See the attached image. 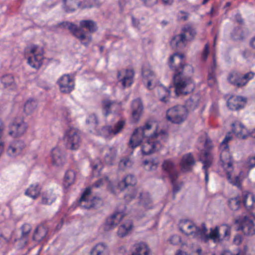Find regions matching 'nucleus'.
<instances>
[{
  "mask_svg": "<svg viewBox=\"0 0 255 255\" xmlns=\"http://www.w3.org/2000/svg\"><path fill=\"white\" fill-rule=\"evenodd\" d=\"M26 129V124L22 119L18 118L10 125L8 134L13 137H18L23 135Z\"/></svg>",
  "mask_w": 255,
  "mask_h": 255,
  "instance_id": "9d476101",
  "label": "nucleus"
},
{
  "mask_svg": "<svg viewBox=\"0 0 255 255\" xmlns=\"http://www.w3.org/2000/svg\"><path fill=\"white\" fill-rule=\"evenodd\" d=\"M86 123L88 124L94 123L95 125H97L98 124V121L96 115L93 114L89 116L88 119L86 120Z\"/></svg>",
  "mask_w": 255,
  "mask_h": 255,
  "instance_id": "338daca9",
  "label": "nucleus"
},
{
  "mask_svg": "<svg viewBox=\"0 0 255 255\" xmlns=\"http://www.w3.org/2000/svg\"><path fill=\"white\" fill-rule=\"evenodd\" d=\"M12 143L20 152L25 147V144L22 140H18Z\"/></svg>",
  "mask_w": 255,
  "mask_h": 255,
  "instance_id": "bf43d9fd",
  "label": "nucleus"
},
{
  "mask_svg": "<svg viewBox=\"0 0 255 255\" xmlns=\"http://www.w3.org/2000/svg\"><path fill=\"white\" fill-rule=\"evenodd\" d=\"M139 203L145 208H151L152 200L149 194L147 192L140 193Z\"/></svg>",
  "mask_w": 255,
  "mask_h": 255,
  "instance_id": "c756f323",
  "label": "nucleus"
},
{
  "mask_svg": "<svg viewBox=\"0 0 255 255\" xmlns=\"http://www.w3.org/2000/svg\"><path fill=\"white\" fill-rule=\"evenodd\" d=\"M178 178H175V179H170L171 180V184L173 186V199H175V194H176L177 193H178L180 189H181V186L179 185V184H177L176 182L177 179Z\"/></svg>",
  "mask_w": 255,
  "mask_h": 255,
  "instance_id": "6e6d98bb",
  "label": "nucleus"
},
{
  "mask_svg": "<svg viewBox=\"0 0 255 255\" xmlns=\"http://www.w3.org/2000/svg\"><path fill=\"white\" fill-rule=\"evenodd\" d=\"M98 26L95 21L88 19L82 20L79 22V26H77V32L75 37L85 47H88L92 41L90 33L98 30Z\"/></svg>",
  "mask_w": 255,
  "mask_h": 255,
  "instance_id": "f03ea898",
  "label": "nucleus"
},
{
  "mask_svg": "<svg viewBox=\"0 0 255 255\" xmlns=\"http://www.w3.org/2000/svg\"><path fill=\"white\" fill-rule=\"evenodd\" d=\"M59 25L63 28L67 27L74 37L77 35L76 34L77 32V25L69 21L60 22L59 23Z\"/></svg>",
  "mask_w": 255,
  "mask_h": 255,
  "instance_id": "4c0bfd02",
  "label": "nucleus"
},
{
  "mask_svg": "<svg viewBox=\"0 0 255 255\" xmlns=\"http://www.w3.org/2000/svg\"><path fill=\"white\" fill-rule=\"evenodd\" d=\"M174 71L173 81L176 95H187L189 93L188 87L193 83L191 76L194 72L193 67L180 62L179 66L175 67Z\"/></svg>",
  "mask_w": 255,
  "mask_h": 255,
  "instance_id": "f257e3e1",
  "label": "nucleus"
},
{
  "mask_svg": "<svg viewBox=\"0 0 255 255\" xmlns=\"http://www.w3.org/2000/svg\"><path fill=\"white\" fill-rule=\"evenodd\" d=\"M62 114L63 117L68 122H70L71 121V119L70 118V112L69 110L66 108H63L62 109Z\"/></svg>",
  "mask_w": 255,
  "mask_h": 255,
  "instance_id": "e2e57ef3",
  "label": "nucleus"
},
{
  "mask_svg": "<svg viewBox=\"0 0 255 255\" xmlns=\"http://www.w3.org/2000/svg\"><path fill=\"white\" fill-rule=\"evenodd\" d=\"M7 154L11 157H15L17 155L20 154V151L12 143L8 147L7 150Z\"/></svg>",
  "mask_w": 255,
  "mask_h": 255,
  "instance_id": "8fccbe9b",
  "label": "nucleus"
},
{
  "mask_svg": "<svg viewBox=\"0 0 255 255\" xmlns=\"http://www.w3.org/2000/svg\"><path fill=\"white\" fill-rule=\"evenodd\" d=\"M40 191L41 188L38 184H32L25 191V194L35 200L39 196Z\"/></svg>",
  "mask_w": 255,
  "mask_h": 255,
  "instance_id": "7c9ffc66",
  "label": "nucleus"
},
{
  "mask_svg": "<svg viewBox=\"0 0 255 255\" xmlns=\"http://www.w3.org/2000/svg\"><path fill=\"white\" fill-rule=\"evenodd\" d=\"M248 164L250 169L255 167V156L249 158Z\"/></svg>",
  "mask_w": 255,
  "mask_h": 255,
  "instance_id": "774afa93",
  "label": "nucleus"
},
{
  "mask_svg": "<svg viewBox=\"0 0 255 255\" xmlns=\"http://www.w3.org/2000/svg\"><path fill=\"white\" fill-rule=\"evenodd\" d=\"M187 115V109L185 106L177 105L167 111L166 117L172 123L179 124L186 120Z\"/></svg>",
  "mask_w": 255,
  "mask_h": 255,
  "instance_id": "39448f33",
  "label": "nucleus"
},
{
  "mask_svg": "<svg viewBox=\"0 0 255 255\" xmlns=\"http://www.w3.org/2000/svg\"><path fill=\"white\" fill-rule=\"evenodd\" d=\"M1 81L4 87L6 88L14 84L13 76L10 74L4 75L1 77Z\"/></svg>",
  "mask_w": 255,
  "mask_h": 255,
  "instance_id": "de8ad7c7",
  "label": "nucleus"
},
{
  "mask_svg": "<svg viewBox=\"0 0 255 255\" xmlns=\"http://www.w3.org/2000/svg\"><path fill=\"white\" fill-rule=\"evenodd\" d=\"M120 166L121 167H126L130 165V161L128 158H124L120 161Z\"/></svg>",
  "mask_w": 255,
  "mask_h": 255,
  "instance_id": "69168bd1",
  "label": "nucleus"
},
{
  "mask_svg": "<svg viewBox=\"0 0 255 255\" xmlns=\"http://www.w3.org/2000/svg\"><path fill=\"white\" fill-rule=\"evenodd\" d=\"M92 209H97L103 205V201L99 197H94L90 200Z\"/></svg>",
  "mask_w": 255,
  "mask_h": 255,
  "instance_id": "09e8293b",
  "label": "nucleus"
},
{
  "mask_svg": "<svg viewBox=\"0 0 255 255\" xmlns=\"http://www.w3.org/2000/svg\"><path fill=\"white\" fill-rule=\"evenodd\" d=\"M144 168L147 171L154 170L158 164L157 159L145 160L143 162Z\"/></svg>",
  "mask_w": 255,
  "mask_h": 255,
  "instance_id": "58836bf2",
  "label": "nucleus"
},
{
  "mask_svg": "<svg viewBox=\"0 0 255 255\" xmlns=\"http://www.w3.org/2000/svg\"><path fill=\"white\" fill-rule=\"evenodd\" d=\"M155 132L157 133V137H159L163 142H166L168 141L169 135L167 130L161 129L159 132Z\"/></svg>",
  "mask_w": 255,
  "mask_h": 255,
  "instance_id": "864d4df0",
  "label": "nucleus"
},
{
  "mask_svg": "<svg viewBox=\"0 0 255 255\" xmlns=\"http://www.w3.org/2000/svg\"><path fill=\"white\" fill-rule=\"evenodd\" d=\"M170 241L171 244L177 245L181 242V238L179 236L174 235L171 237Z\"/></svg>",
  "mask_w": 255,
  "mask_h": 255,
  "instance_id": "680f3d73",
  "label": "nucleus"
},
{
  "mask_svg": "<svg viewBox=\"0 0 255 255\" xmlns=\"http://www.w3.org/2000/svg\"><path fill=\"white\" fill-rule=\"evenodd\" d=\"M132 119L134 123L138 122L142 115L143 107L140 99H136L133 101L131 104Z\"/></svg>",
  "mask_w": 255,
  "mask_h": 255,
  "instance_id": "6ab92c4d",
  "label": "nucleus"
},
{
  "mask_svg": "<svg viewBox=\"0 0 255 255\" xmlns=\"http://www.w3.org/2000/svg\"><path fill=\"white\" fill-rule=\"evenodd\" d=\"M61 92L69 94L74 88V82L73 79L71 78L69 75H63L57 82Z\"/></svg>",
  "mask_w": 255,
  "mask_h": 255,
  "instance_id": "f8f14e48",
  "label": "nucleus"
},
{
  "mask_svg": "<svg viewBox=\"0 0 255 255\" xmlns=\"http://www.w3.org/2000/svg\"><path fill=\"white\" fill-rule=\"evenodd\" d=\"M52 163L57 166H62L65 162V155L63 151L59 147H54L51 151Z\"/></svg>",
  "mask_w": 255,
  "mask_h": 255,
  "instance_id": "aec40b11",
  "label": "nucleus"
},
{
  "mask_svg": "<svg viewBox=\"0 0 255 255\" xmlns=\"http://www.w3.org/2000/svg\"><path fill=\"white\" fill-rule=\"evenodd\" d=\"M235 224L239 225L236 228V231H242L244 233V227L245 226L244 223V216L243 217L240 218L238 219H236L235 220Z\"/></svg>",
  "mask_w": 255,
  "mask_h": 255,
  "instance_id": "5fc2aeb1",
  "label": "nucleus"
},
{
  "mask_svg": "<svg viewBox=\"0 0 255 255\" xmlns=\"http://www.w3.org/2000/svg\"><path fill=\"white\" fill-rule=\"evenodd\" d=\"M106 247L104 244H98L94 247L90 252V255H102Z\"/></svg>",
  "mask_w": 255,
  "mask_h": 255,
  "instance_id": "37998d69",
  "label": "nucleus"
},
{
  "mask_svg": "<svg viewBox=\"0 0 255 255\" xmlns=\"http://www.w3.org/2000/svg\"><path fill=\"white\" fill-rule=\"evenodd\" d=\"M157 138V133L154 132L143 142L141 151L144 155L151 154L158 150L162 146V144L159 140H155Z\"/></svg>",
  "mask_w": 255,
  "mask_h": 255,
  "instance_id": "6e6552de",
  "label": "nucleus"
},
{
  "mask_svg": "<svg viewBox=\"0 0 255 255\" xmlns=\"http://www.w3.org/2000/svg\"><path fill=\"white\" fill-rule=\"evenodd\" d=\"M151 251L144 243H139L134 246V251L131 255H150Z\"/></svg>",
  "mask_w": 255,
  "mask_h": 255,
  "instance_id": "bb28decb",
  "label": "nucleus"
},
{
  "mask_svg": "<svg viewBox=\"0 0 255 255\" xmlns=\"http://www.w3.org/2000/svg\"><path fill=\"white\" fill-rule=\"evenodd\" d=\"M243 204L247 210L255 207V196L251 192L244 191L242 193Z\"/></svg>",
  "mask_w": 255,
  "mask_h": 255,
  "instance_id": "412c9836",
  "label": "nucleus"
},
{
  "mask_svg": "<svg viewBox=\"0 0 255 255\" xmlns=\"http://www.w3.org/2000/svg\"><path fill=\"white\" fill-rule=\"evenodd\" d=\"M247 103V99L242 96H232L227 101V106L231 110H239L245 107V104Z\"/></svg>",
  "mask_w": 255,
  "mask_h": 255,
  "instance_id": "4468645a",
  "label": "nucleus"
},
{
  "mask_svg": "<svg viewBox=\"0 0 255 255\" xmlns=\"http://www.w3.org/2000/svg\"><path fill=\"white\" fill-rule=\"evenodd\" d=\"M243 32L242 30L239 28H235L233 33L232 34V37L235 40H242L243 39Z\"/></svg>",
  "mask_w": 255,
  "mask_h": 255,
  "instance_id": "603ef678",
  "label": "nucleus"
},
{
  "mask_svg": "<svg viewBox=\"0 0 255 255\" xmlns=\"http://www.w3.org/2000/svg\"><path fill=\"white\" fill-rule=\"evenodd\" d=\"M66 146L72 150H77L80 146L81 139L80 131L76 128H70L66 133Z\"/></svg>",
  "mask_w": 255,
  "mask_h": 255,
  "instance_id": "1a4fd4ad",
  "label": "nucleus"
},
{
  "mask_svg": "<svg viewBox=\"0 0 255 255\" xmlns=\"http://www.w3.org/2000/svg\"><path fill=\"white\" fill-rule=\"evenodd\" d=\"M194 224L189 220L181 221L179 224V230L181 232L186 234L184 229L190 230L194 228Z\"/></svg>",
  "mask_w": 255,
  "mask_h": 255,
  "instance_id": "49530a36",
  "label": "nucleus"
},
{
  "mask_svg": "<svg viewBox=\"0 0 255 255\" xmlns=\"http://www.w3.org/2000/svg\"><path fill=\"white\" fill-rule=\"evenodd\" d=\"M162 167L163 171L168 174L170 179L178 178L179 173L176 169L175 164L171 160L167 159L164 161Z\"/></svg>",
  "mask_w": 255,
  "mask_h": 255,
  "instance_id": "a211bd4d",
  "label": "nucleus"
},
{
  "mask_svg": "<svg viewBox=\"0 0 255 255\" xmlns=\"http://www.w3.org/2000/svg\"><path fill=\"white\" fill-rule=\"evenodd\" d=\"M200 97L197 95H193L189 98L185 103V107L188 111H193L198 106Z\"/></svg>",
  "mask_w": 255,
  "mask_h": 255,
  "instance_id": "cd10ccee",
  "label": "nucleus"
},
{
  "mask_svg": "<svg viewBox=\"0 0 255 255\" xmlns=\"http://www.w3.org/2000/svg\"><path fill=\"white\" fill-rule=\"evenodd\" d=\"M195 230L192 231L189 233H186L187 236L192 235L194 236H200V239L203 236L205 235L207 232V228H206V224L205 223H202L201 224V228L197 226H194Z\"/></svg>",
  "mask_w": 255,
  "mask_h": 255,
  "instance_id": "f704fd0d",
  "label": "nucleus"
},
{
  "mask_svg": "<svg viewBox=\"0 0 255 255\" xmlns=\"http://www.w3.org/2000/svg\"><path fill=\"white\" fill-rule=\"evenodd\" d=\"M142 74L144 77L148 79L154 78V72L150 67H143L142 70Z\"/></svg>",
  "mask_w": 255,
  "mask_h": 255,
  "instance_id": "3c124183",
  "label": "nucleus"
},
{
  "mask_svg": "<svg viewBox=\"0 0 255 255\" xmlns=\"http://www.w3.org/2000/svg\"><path fill=\"white\" fill-rule=\"evenodd\" d=\"M245 226L244 233L246 235H255V219L253 220L251 217L244 216Z\"/></svg>",
  "mask_w": 255,
  "mask_h": 255,
  "instance_id": "4be33fe9",
  "label": "nucleus"
},
{
  "mask_svg": "<svg viewBox=\"0 0 255 255\" xmlns=\"http://www.w3.org/2000/svg\"><path fill=\"white\" fill-rule=\"evenodd\" d=\"M242 204L241 199L239 196L232 198L228 200V205L233 211H237Z\"/></svg>",
  "mask_w": 255,
  "mask_h": 255,
  "instance_id": "e433bc0d",
  "label": "nucleus"
},
{
  "mask_svg": "<svg viewBox=\"0 0 255 255\" xmlns=\"http://www.w3.org/2000/svg\"><path fill=\"white\" fill-rule=\"evenodd\" d=\"M232 136L230 135H226L222 142L221 143V146L223 148H228L229 146L228 144V142L229 141L231 140Z\"/></svg>",
  "mask_w": 255,
  "mask_h": 255,
  "instance_id": "0e129e2a",
  "label": "nucleus"
},
{
  "mask_svg": "<svg viewBox=\"0 0 255 255\" xmlns=\"http://www.w3.org/2000/svg\"><path fill=\"white\" fill-rule=\"evenodd\" d=\"M151 124L149 122H147L142 127L136 128L130 138L128 144L129 147L133 149L139 145L143 138L146 137V130L151 129Z\"/></svg>",
  "mask_w": 255,
  "mask_h": 255,
  "instance_id": "0eeeda50",
  "label": "nucleus"
},
{
  "mask_svg": "<svg viewBox=\"0 0 255 255\" xmlns=\"http://www.w3.org/2000/svg\"><path fill=\"white\" fill-rule=\"evenodd\" d=\"M189 41L187 36L184 33H181L174 36L170 41V45L172 49L174 50H180L184 48L186 45V42Z\"/></svg>",
  "mask_w": 255,
  "mask_h": 255,
  "instance_id": "dca6fc26",
  "label": "nucleus"
},
{
  "mask_svg": "<svg viewBox=\"0 0 255 255\" xmlns=\"http://www.w3.org/2000/svg\"><path fill=\"white\" fill-rule=\"evenodd\" d=\"M36 106L37 104L35 101L29 100L24 106V111L26 114H30L35 109Z\"/></svg>",
  "mask_w": 255,
  "mask_h": 255,
  "instance_id": "79ce46f5",
  "label": "nucleus"
},
{
  "mask_svg": "<svg viewBox=\"0 0 255 255\" xmlns=\"http://www.w3.org/2000/svg\"><path fill=\"white\" fill-rule=\"evenodd\" d=\"M76 177L75 172L72 170H68L65 175L64 186L67 188L72 184Z\"/></svg>",
  "mask_w": 255,
  "mask_h": 255,
  "instance_id": "c9c22d12",
  "label": "nucleus"
},
{
  "mask_svg": "<svg viewBox=\"0 0 255 255\" xmlns=\"http://www.w3.org/2000/svg\"><path fill=\"white\" fill-rule=\"evenodd\" d=\"M124 214L117 212L108 217L103 226V229L105 231L108 232L115 228L123 219Z\"/></svg>",
  "mask_w": 255,
  "mask_h": 255,
  "instance_id": "ddd939ff",
  "label": "nucleus"
},
{
  "mask_svg": "<svg viewBox=\"0 0 255 255\" xmlns=\"http://www.w3.org/2000/svg\"><path fill=\"white\" fill-rule=\"evenodd\" d=\"M136 183V178L132 175H127L119 183V186L121 191L128 189V192L125 195V199L127 202H129L135 198L137 190L134 186Z\"/></svg>",
  "mask_w": 255,
  "mask_h": 255,
  "instance_id": "20e7f679",
  "label": "nucleus"
},
{
  "mask_svg": "<svg viewBox=\"0 0 255 255\" xmlns=\"http://www.w3.org/2000/svg\"><path fill=\"white\" fill-rule=\"evenodd\" d=\"M255 75V73L251 71L244 75L236 71H233L229 74L228 80L233 85L241 88L246 86L250 80L253 79Z\"/></svg>",
  "mask_w": 255,
  "mask_h": 255,
  "instance_id": "423d86ee",
  "label": "nucleus"
},
{
  "mask_svg": "<svg viewBox=\"0 0 255 255\" xmlns=\"http://www.w3.org/2000/svg\"><path fill=\"white\" fill-rule=\"evenodd\" d=\"M160 92L162 93H164L163 95H161L160 94L159 95V100L164 103H167L168 102V97L170 94V91L169 89L165 88V87L161 85L160 86Z\"/></svg>",
  "mask_w": 255,
  "mask_h": 255,
  "instance_id": "a19ab883",
  "label": "nucleus"
},
{
  "mask_svg": "<svg viewBox=\"0 0 255 255\" xmlns=\"http://www.w3.org/2000/svg\"><path fill=\"white\" fill-rule=\"evenodd\" d=\"M203 154L205 159H204L200 157L199 158V160L203 164L202 169L204 170L205 180L206 183L207 184L209 180V173L208 169L211 166L212 162L211 159L208 157L209 153L208 151H205Z\"/></svg>",
  "mask_w": 255,
  "mask_h": 255,
  "instance_id": "b1692460",
  "label": "nucleus"
},
{
  "mask_svg": "<svg viewBox=\"0 0 255 255\" xmlns=\"http://www.w3.org/2000/svg\"><path fill=\"white\" fill-rule=\"evenodd\" d=\"M133 227L131 221L129 220L125 224L122 225L119 228L117 234L121 238H123L128 235V232Z\"/></svg>",
  "mask_w": 255,
  "mask_h": 255,
  "instance_id": "473e14b6",
  "label": "nucleus"
},
{
  "mask_svg": "<svg viewBox=\"0 0 255 255\" xmlns=\"http://www.w3.org/2000/svg\"><path fill=\"white\" fill-rule=\"evenodd\" d=\"M91 194V188L89 187L86 188L83 192L79 199V206L84 209H92L90 200L88 199V196Z\"/></svg>",
  "mask_w": 255,
  "mask_h": 255,
  "instance_id": "5701e85b",
  "label": "nucleus"
},
{
  "mask_svg": "<svg viewBox=\"0 0 255 255\" xmlns=\"http://www.w3.org/2000/svg\"><path fill=\"white\" fill-rule=\"evenodd\" d=\"M91 166L92 168L93 174L94 176H98L100 174V170L103 168V165L100 161L97 160L95 162H92Z\"/></svg>",
  "mask_w": 255,
  "mask_h": 255,
  "instance_id": "a18cd8bd",
  "label": "nucleus"
},
{
  "mask_svg": "<svg viewBox=\"0 0 255 255\" xmlns=\"http://www.w3.org/2000/svg\"><path fill=\"white\" fill-rule=\"evenodd\" d=\"M196 164V160L191 153L183 155L180 163L181 171L183 173L191 172Z\"/></svg>",
  "mask_w": 255,
  "mask_h": 255,
  "instance_id": "9b49d317",
  "label": "nucleus"
},
{
  "mask_svg": "<svg viewBox=\"0 0 255 255\" xmlns=\"http://www.w3.org/2000/svg\"><path fill=\"white\" fill-rule=\"evenodd\" d=\"M224 227V233L222 238L220 234V227L216 226L214 228L210 229V232L209 234H206L201 237V241L207 243L209 240H212L214 243H221L223 241H229L230 239L231 228L227 224H223Z\"/></svg>",
  "mask_w": 255,
  "mask_h": 255,
  "instance_id": "7ed1b4c3",
  "label": "nucleus"
},
{
  "mask_svg": "<svg viewBox=\"0 0 255 255\" xmlns=\"http://www.w3.org/2000/svg\"><path fill=\"white\" fill-rule=\"evenodd\" d=\"M114 101H111L110 100H105L102 102V106L104 111H105L104 115L106 117L109 115L111 113V106L115 104Z\"/></svg>",
  "mask_w": 255,
  "mask_h": 255,
  "instance_id": "c03bdc74",
  "label": "nucleus"
},
{
  "mask_svg": "<svg viewBox=\"0 0 255 255\" xmlns=\"http://www.w3.org/2000/svg\"><path fill=\"white\" fill-rule=\"evenodd\" d=\"M105 149L107 150L104 156L105 162L109 165H112L116 157L117 150L115 148L109 146L105 147Z\"/></svg>",
  "mask_w": 255,
  "mask_h": 255,
  "instance_id": "a878e982",
  "label": "nucleus"
},
{
  "mask_svg": "<svg viewBox=\"0 0 255 255\" xmlns=\"http://www.w3.org/2000/svg\"><path fill=\"white\" fill-rule=\"evenodd\" d=\"M181 32L184 33L186 36H187V34H189V36H187L189 41L193 40L197 34L196 29L189 24H186L181 29Z\"/></svg>",
  "mask_w": 255,
  "mask_h": 255,
  "instance_id": "2f4dec72",
  "label": "nucleus"
},
{
  "mask_svg": "<svg viewBox=\"0 0 255 255\" xmlns=\"http://www.w3.org/2000/svg\"><path fill=\"white\" fill-rule=\"evenodd\" d=\"M126 124V120L121 118L115 124L114 127L111 126L104 127L102 130L103 133H108L109 134L116 135L122 132Z\"/></svg>",
  "mask_w": 255,
  "mask_h": 255,
  "instance_id": "2eb2a0df",
  "label": "nucleus"
},
{
  "mask_svg": "<svg viewBox=\"0 0 255 255\" xmlns=\"http://www.w3.org/2000/svg\"><path fill=\"white\" fill-rule=\"evenodd\" d=\"M134 75V73L133 70L127 69L126 70V75L120 80L122 82V85L124 88L130 86L131 85Z\"/></svg>",
  "mask_w": 255,
  "mask_h": 255,
  "instance_id": "72a5a7b5",
  "label": "nucleus"
},
{
  "mask_svg": "<svg viewBox=\"0 0 255 255\" xmlns=\"http://www.w3.org/2000/svg\"><path fill=\"white\" fill-rule=\"evenodd\" d=\"M220 159L223 166L227 165L228 168L232 166L233 157L228 148H223L220 154Z\"/></svg>",
  "mask_w": 255,
  "mask_h": 255,
  "instance_id": "393cba45",
  "label": "nucleus"
},
{
  "mask_svg": "<svg viewBox=\"0 0 255 255\" xmlns=\"http://www.w3.org/2000/svg\"><path fill=\"white\" fill-rule=\"evenodd\" d=\"M227 178L229 182L233 185L237 186H239L240 185V178L239 176H236L234 178H232L231 175L229 173H228Z\"/></svg>",
  "mask_w": 255,
  "mask_h": 255,
  "instance_id": "13d9d810",
  "label": "nucleus"
},
{
  "mask_svg": "<svg viewBox=\"0 0 255 255\" xmlns=\"http://www.w3.org/2000/svg\"><path fill=\"white\" fill-rule=\"evenodd\" d=\"M43 56L42 54H36L28 58V63L33 68L39 69L42 64Z\"/></svg>",
  "mask_w": 255,
  "mask_h": 255,
  "instance_id": "c85d7f7f",
  "label": "nucleus"
},
{
  "mask_svg": "<svg viewBox=\"0 0 255 255\" xmlns=\"http://www.w3.org/2000/svg\"><path fill=\"white\" fill-rule=\"evenodd\" d=\"M31 230V226L28 224H25L21 227L22 238H26Z\"/></svg>",
  "mask_w": 255,
  "mask_h": 255,
  "instance_id": "4d7b16f0",
  "label": "nucleus"
},
{
  "mask_svg": "<svg viewBox=\"0 0 255 255\" xmlns=\"http://www.w3.org/2000/svg\"><path fill=\"white\" fill-rule=\"evenodd\" d=\"M48 228L46 225L41 224L38 226L34 231L33 240L38 242H47L48 239Z\"/></svg>",
  "mask_w": 255,
  "mask_h": 255,
  "instance_id": "f3484780",
  "label": "nucleus"
},
{
  "mask_svg": "<svg viewBox=\"0 0 255 255\" xmlns=\"http://www.w3.org/2000/svg\"><path fill=\"white\" fill-rule=\"evenodd\" d=\"M41 196V203L43 204H51L55 199V197L54 195H53L52 193L51 192L43 193Z\"/></svg>",
  "mask_w": 255,
  "mask_h": 255,
  "instance_id": "ea45409f",
  "label": "nucleus"
},
{
  "mask_svg": "<svg viewBox=\"0 0 255 255\" xmlns=\"http://www.w3.org/2000/svg\"><path fill=\"white\" fill-rule=\"evenodd\" d=\"M213 63L214 65L212 66V72L210 73L208 75V80L209 81H212L213 82H215V75L214 74V72L216 68V60L215 58L213 59Z\"/></svg>",
  "mask_w": 255,
  "mask_h": 255,
  "instance_id": "052dcab7",
  "label": "nucleus"
}]
</instances>
